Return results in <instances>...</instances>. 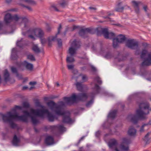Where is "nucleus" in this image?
I'll return each mask as SVG.
<instances>
[{
  "mask_svg": "<svg viewBox=\"0 0 151 151\" xmlns=\"http://www.w3.org/2000/svg\"><path fill=\"white\" fill-rule=\"evenodd\" d=\"M139 108L137 110L136 114H130L127 117L128 120L135 123L139 118L144 119L145 116L149 113V106L147 103H142L139 105Z\"/></svg>",
  "mask_w": 151,
  "mask_h": 151,
  "instance_id": "1",
  "label": "nucleus"
},
{
  "mask_svg": "<svg viewBox=\"0 0 151 151\" xmlns=\"http://www.w3.org/2000/svg\"><path fill=\"white\" fill-rule=\"evenodd\" d=\"M129 140L124 138L121 140V144L120 145H117V142L115 139H112L110 140L108 143L109 148L111 149H114V151H129V147L128 144L129 143Z\"/></svg>",
  "mask_w": 151,
  "mask_h": 151,
  "instance_id": "2",
  "label": "nucleus"
},
{
  "mask_svg": "<svg viewBox=\"0 0 151 151\" xmlns=\"http://www.w3.org/2000/svg\"><path fill=\"white\" fill-rule=\"evenodd\" d=\"M47 105L52 110H54L55 113L58 115H63L62 122L66 123V115L65 111L64 110V103L63 101L58 103L57 105L53 101H50L47 103Z\"/></svg>",
  "mask_w": 151,
  "mask_h": 151,
  "instance_id": "3",
  "label": "nucleus"
},
{
  "mask_svg": "<svg viewBox=\"0 0 151 151\" xmlns=\"http://www.w3.org/2000/svg\"><path fill=\"white\" fill-rule=\"evenodd\" d=\"M12 20L19 24L22 23H24V27H27V24L28 22V19L25 17L17 14L12 16L9 13H7L5 16L4 18V22L6 25H9Z\"/></svg>",
  "mask_w": 151,
  "mask_h": 151,
  "instance_id": "4",
  "label": "nucleus"
},
{
  "mask_svg": "<svg viewBox=\"0 0 151 151\" xmlns=\"http://www.w3.org/2000/svg\"><path fill=\"white\" fill-rule=\"evenodd\" d=\"M30 111L32 114L42 118H43L45 115L46 114L49 121L53 122L54 121L55 116L47 109H31Z\"/></svg>",
  "mask_w": 151,
  "mask_h": 151,
  "instance_id": "5",
  "label": "nucleus"
},
{
  "mask_svg": "<svg viewBox=\"0 0 151 151\" xmlns=\"http://www.w3.org/2000/svg\"><path fill=\"white\" fill-rule=\"evenodd\" d=\"M22 109V106H15L12 109L11 111L8 112V114L9 115L10 117L14 119L15 120L20 121L27 122L28 121V117L25 115L19 116L17 112V110H21Z\"/></svg>",
  "mask_w": 151,
  "mask_h": 151,
  "instance_id": "6",
  "label": "nucleus"
},
{
  "mask_svg": "<svg viewBox=\"0 0 151 151\" xmlns=\"http://www.w3.org/2000/svg\"><path fill=\"white\" fill-rule=\"evenodd\" d=\"M88 96L85 93H80L77 95L73 94L70 97H67V104L76 103L79 101H84L87 98Z\"/></svg>",
  "mask_w": 151,
  "mask_h": 151,
  "instance_id": "7",
  "label": "nucleus"
},
{
  "mask_svg": "<svg viewBox=\"0 0 151 151\" xmlns=\"http://www.w3.org/2000/svg\"><path fill=\"white\" fill-rule=\"evenodd\" d=\"M141 57L144 59L142 65L148 66L151 65V52L148 53L146 50H142L141 53Z\"/></svg>",
  "mask_w": 151,
  "mask_h": 151,
  "instance_id": "8",
  "label": "nucleus"
},
{
  "mask_svg": "<svg viewBox=\"0 0 151 151\" xmlns=\"http://www.w3.org/2000/svg\"><path fill=\"white\" fill-rule=\"evenodd\" d=\"M98 35H100L101 33L104 35V37L106 38H113L115 36L114 34L112 32H109L108 30L106 28H99L95 29Z\"/></svg>",
  "mask_w": 151,
  "mask_h": 151,
  "instance_id": "9",
  "label": "nucleus"
},
{
  "mask_svg": "<svg viewBox=\"0 0 151 151\" xmlns=\"http://www.w3.org/2000/svg\"><path fill=\"white\" fill-rule=\"evenodd\" d=\"M30 32H31L35 35L40 38H42L44 35V32L40 28H36L33 30L30 29L26 32H23L22 34L23 35L25 36L26 35L27 33H29Z\"/></svg>",
  "mask_w": 151,
  "mask_h": 151,
  "instance_id": "10",
  "label": "nucleus"
},
{
  "mask_svg": "<svg viewBox=\"0 0 151 151\" xmlns=\"http://www.w3.org/2000/svg\"><path fill=\"white\" fill-rule=\"evenodd\" d=\"M1 115L4 122L9 123L11 127L12 128H14L16 127V124L13 122V120H15L9 117V115L8 114V112L6 115L2 114Z\"/></svg>",
  "mask_w": 151,
  "mask_h": 151,
  "instance_id": "11",
  "label": "nucleus"
},
{
  "mask_svg": "<svg viewBox=\"0 0 151 151\" xmlns=\"http://www.w3.org/2000/svg\"><path fill=\"white\" fill-rule=\"evenodd\" d=\"M80 46L79 41L74 40L72 42L71 47L69 50V52L71 56H73L76 53V49L79 47Z\"/></svg>",
  "mask_w": 151,
  "mask_h": 151,
  "instance_id": "12",
  "label": "nucleus"
},
{
  "mask_svg": "<svg viewBox=\"0 0 151 151\" xmlns=\"http://www.w3.org/2000/svg\"><path fill=\"white\" fill-rule=\"evenodd\" d=\"M126 38L124 35H119L116 38L113 39V46L114 48L116 47L119 43L124 42Z\"/></svg>",
  "mask_w": 151,
  "mask_h": 151,
  "instance_id": "13",
  "label": "nucleus"
},
{
  "mask_svg": "<svg viewBox=\"0 0 151 151\" xmlns=\"http://www.w3.org/2000/svg\"><path fill=\"white\" fill-rule=\"evenodd\" d=\"M62 27L61 24L59 25V27L58 29V32L56 34L55 36H51L48 38V45L49 46H50L52 45L51 42L52 41H54L56 38L57 36L60 33V32Z\"/></svg>",
  "mask_w": 151,
  "mask_h": 151,
  "instance_id": "14",
  "label": "nucleus"
},
{
  "mask_svg": "<svg viewBox=\"0 0 151 151\" xmlns=\"http://www.w3.org/2000/svg\"><path fill=\"white\" fill-rule=\"evenodd\" d=\"M22 113H24L27 117H30L31 118L32 122V123L34 124H36L39 122V121L37 119L35 116H32L31 114L27 111L24 110L22 111Z\"/></svg>",
  "mask_w": 151,
  "mask_h": 151,
  "instance_id": "15",
  "label": "nucleus"
},
{
  "mask_svg": "<svg viewBox=\"0 0 151 151\" xmlns=\"http://www.w3.org/2000/svg\"><path fill=\"white\" fill-rule=\"evenodd\" d=\"M49 128L51 129L52 131L58 130L60 132L64 131L65 129L63 126L62 125L50 126Z\"/></svg>",
  "mask_w": 151,
  "mask_h": 151,
  "instance_id": "16",
  "label": "nucleus"
},
{
  "mask_svg": "<svg viewBox=\"0 0 151 151\" xmlns=\"http://www.w3.org/2000/svg\"><path fill=\"white\" fill-rule=\"evenodd\" d=\"M138 45L137 43L134 40H128L126 43V45L128 47L134 49Z\"/></svg>",
  "mask_w": 151,
  "mask_h": 151,
  "instance_id": "17",
  "label": "nucleus"
},
{
  "mask_svg": "<svg viewBox=\"0 0 151 151\" xmlns=\"http://www.w3.org/2000/svg\"><path fill=\"white\" fill-rule=\"evenodd\" d=\"M45 143L47 145H50L53 144L54 143L53 138L51 136H48L45 139Z\"/></svg>",
  "mask_w": 151,
  "mask_h": 151,
  "instance_id": "18",
  "label": "nucleus"
},
{
  "mask_svg": "<svg viewBox=\"0 0 151 151\" xmlns=\"http://www.w3.org/2000/svg\"><path fill=\"white\" fill-rule=\"evenodd\" d=\"M91 30V29L90 28L82 29L80 31L79 34L80 36L84 37V35H86L87 33H92Z\"/></svg>",
  "mask_w": 151,
  "mask_h": 151,
  "instance_id": "19",
  "label": "nucleus"
},
{
  "mask_svg": "<svg viewBox=\"0 0 151 151\" xmlns=\"http://www.w3.org/2000/svg\"><path fill=\"white\" fill-rule=\"evenodd\" d=\"M20 142V139L18 138L16 135H15L13 137L12 141V145L14 146H18Z\"/></svg>",
  "mask_w": 151,
  "mask_h": 151,
  "instance_id": "20",
  "label": "nucleus"
},
{
  "mask_svg": "<svg viewBox=\"0 0 151 151\" xmlns=\"http://www.w3.org/2000/svg\"><path fill=\"white\" fill-rule=\"evenodd\" d=\"M22 64L27 69L29 70H32L33 68L32 64L28 63L26 61H24Z\"/></svg>",
  "mask_w": 151,
  "mask_h": 151,
  "instance_id": "21",
  "label": "nucleus"
},
{
  "mask_svg": "<svg viewBox=\"0 0 151 151\" xmlns=\"http://www.w3.org/2000/svg\"><path fill=\"white\" fill-rule=\"evenodd\" d=\"M136 131L132 127H130L128 131V134L130 136H134L136 134Z\"/></svg>",
  "mask_w": 151,
  "mask_h": 151,
  "instance_id": "22",
  "label": "nucleus"
},
{
  "mask_svg": "<svg viewBox=\"0 0 151 151\" xmlns=\"http://www.w3.org/2000/svg\"><path fill=\"white\" fill-rule=\"evenodd\" d=\"M16 48H14L12 49V51L11 58L12 60H16L18 58V56L16 53Z\"/></svg>",
  "mask_w": 151,
  "mask_h": 151,
  "instance_id": "23",
  "label": "nucleus"
},
{
  "mask_svg": "<svg viewBox=\"0 0 151 151\" xmlns=\"http://www.w3.org/2000/svg\"><path fill=\"white\" fill-rule=\"evenodd\" d=\"M76 86L78 90L80 91H83L85 90V86L81 83L77 82L76 83Z\"/></svg>",
  "mask_w": 151,
  "mask_h": 151,
  "instance_id": "24",
  "label": "nucleus"
},
{
  "mask_svg": "<svg viewBox=\"0 0 151 151\" xmlns=\"http://www.w3.org/2000/svg\"><path fill=\"white\" fill-rule=\"evenodd\" d=\"M11 70L12 73L16 74L17 77H18L19 79H21L22 78V76L19 75L18 73L17 72V70L16 68L13 66L12 67H11Z\"/></svg>",
  "mask_w": 151,
  "mask_h": 151,
  "instance_id": "25",
  "label": "nucleus"
},
{
  "mask_svg": "<svg viewBox=\"0 0 151 151\" xmlns=\"http://www.w3.org/2000/svg\"><path fill=\"white\" fill-rule=\"evenodd\" d=\"M69 112L67 111V115L68 114ZM67 124H71L74 122V120L71 119L69 116H67Z\"/></svg>",
  "mask_w": 151,
  "mask_h": 151,
  "instance_id": "26",
  "label": "nucleus"
},
{
  "mask_svg": "<svg viewBox=\"0 0 151 151\" xmlns=\"http://www.w3.org/2000/svg\"><path fill=\"white\" fill-rule=\"evenodd\" d=\"M9 75L8 70L7 69L5 70L4 74V80L6 82L9 80Z\"/></svg>",
  "mask_w": 151,
  "mask_h": 151,
  "instance_id": "27",
  "label": "nucleus"
},
{
  "mask_svg": "<svg viewBox=\"0 0 151 151\" xmlns=\"http://www.w3.org/2000/svg\"><path fill=\"white\" fill-rule=\"evenodd\" d=\"M17 46L19 47H22L25 45L24 42L23 40V39H21L20 40L17 41Z\"/></svg>",
  "mask_w": 151,
  "mask_h": 151,
  "instance_id": "28",
  "label": "nucleus"
},
{
  "mask_svg": "<svg viewBox=\"0 0 151 151\" xmlns=\"http://www.w3.org/2000/svg\"><path fill=\"white\" fill-rule=\"evenodd\" d=\"M22 1L28 4L35 5L36 4V2L33 0H21Z\"/></svg>",
  "mask_w": 151,
  "mask_h": 151,
  "instance_id": "29",
  "label": "nucleus"
},
{
  "mask_svg": "<svg viewBox=\"0 0 151 151\" xmlns=\"http://www.w3.org/2000/svg\"><path fill=\"white\" fill-rule=\"evenodd\" d=\"M116 110L111 111L108 115V116L111 118H114L116 116Z\"/></svg>",
  "mask_w": 151,
  "mask_h": 151,
  "instance_id": "30",
  "label": "nucleus"
},
{
  "mask_svg": "<svg viewBox=\"0 0 151 151\" xmlns=\"http://www.w3.org/2000/svg\"><path fill=\"white\" fill-rule=\"evenodd\" d=\"M32 49L36 53H39L40 52V49L37 45H33L32 47Z\"/></svg>",
  "mask_w": 151,
  "mask_h": 151,
  "instance_id": "31",
  "label": "nucleus"
},
{
  "mask_svg": "<svg viewBox=\"0 0 151 151\" xmlns=\"http://www.w3.org/2000/svg\"><path fill=\"white\" fill-rule=\"evenodd\" d=\"M99 86H98L97 84H96L95 85V92L94 93H92L91 94V97H93V96L94 95L98 93L99 92Z\"/></svg>",
  "mask_w": 151,
  "mask_h": 151,
  "instance_id": "32",
  "label": "nucleus"
},
{
  "mask_svg": "<svg viewBox=\"0 0 151 151\" xmlns=\"http://www.w3.org/2000/svg\"><path fill=\"white\" fill-rule=\"evenodd\" d=\"M132 5L134 7V8L138 7L139 4L141 3L139 1H132Z\"/></svg>",
  "mask_w": 151,
  "mask_h": 151,
  "instance_id": "33",
  "label": "nucleus"
},
{
  "mask_svg": "<svg viewBox=\"0 0 151 151\" xmlns=\"http://www.w3.org/2000/svg\"><path fill=\"white\" fill-rule=\"evenodd\" d=\"M124 9V7L123 6H121L120 4H119L117 5V7L116 9V10L117 12H122L123 10Z\"/></svg>",
  "mask_w": 151,
  "mask_h": 151,
  "instance_id": "34",
  "label": "nucleus"
},
{
  "mask_svg": "<svg viewBox=\"0 0 151 151\" xmlns=\"http://www.w3.org/2000/svg\"><path fill=\"white\" fill-rule=\"evenodd\" d=\"M59 4L62 7H64L66 5V2L65 0H62L58 2Z\"/></svg>",
  "mask_w": 151,
  "mask_h": 151,
  "instance_id": "35",
  "label": "nucleus"
},
{
  "mask_svg": "<svg viewBox=\"0 0 151 151\" xmlns=\"http://www.w3.org/2000/svg\"><path fill=\"white\" fill-rule=\"evenodd\" d=\"M57 41L58 47H61L62 45V40L60 39H58Z\"/></svg>",
  "mask_w": 151,
  "mask_h": 151,
  "instance_id": "36",
  "label": "nucleus"
},
{
  "mask_svg": "<svg viewBox=\"0 0 151 151\" xmlns=\"http://www.w3.org/2000/svg\"><path fill=\"white\" fill-rule=\"evenodd\" d=\"M35 103L37 106L40 107L42 108V109H44V106L40 104L38 100H36L35 101Z\"/></svg>",
  "mask_w": 151,
  "mask_h": 151,
  "instance_id": "37",
  "label": "nucleus"
},
{
  "mask_svg": "<svg viewBox=\"0 0 151 151\" xmlns=\"http://www.w3.org/2000/svg\"><path fill=\"white\" fill-rule=\"evenodd\" d=\"M27 58L31 60H35V59L34 56L32 55H29L27 56Z\"/></svg>",
  "mask_w": 151,
  "mask_h": 151,
  "instance_id": "38",
  "label": "nucleus"
},
{
  "mask_svg": "<svg viewBox=\"0 0 151 151\" xmlns=\"http://www.w3.org/2000/svg\"><path fill=\"white\" fill-rule=\"evenodd\" d=\"M111 57V53L109 52L106 53L104 55V57L107 59L110 58Z\"/></svg>",
  "mask_w": 151,
  "mask_h": 151,
  "instance_id": "39",
  "label": "nucleus"
},
{
  "mask_svg": "<svg viewBox=\"0 0 151 151\" xmlns=\"http://www.w3.org/2000/svg\"><path fill=\"white\" fill-rule=\"evenodd\" d=\"M23 107L25 108H28L29 107V104L28 103L24 102L23 103Z\"/></svg>",
  "mask_w": 151,
  "mask_h": 151,
  "instance_id": "40",
  "label": "nucleus"
},
{
  "mask_svg": "<svg viewBox=\"0 0 151 151\" xmlns=\"http://www.w3.org/2000/svg\"><path fill=\"white\" fill-rule=\"evenodd\" d=\"M74 61V59L72 57H68L67 58V62H72Z\"/></svg>",
  "mask_w": 151,
  "mask_h": 151,
  "instance_id": "41",
  "label": "nucleus"
},
{
  "mask_svg": "<svg viewBox=\"0 0 151 151\" xmlns=\"http://www.w3.org/2000/svg\"><path fill=\"white\" fill-rule=\"evenodd\" d=\"M40 41L41 44L42 45H44L46 42L47 40L45 38H40Z\"/></svg>",
  "mask_w": 151,
  "mask_h": 151,
  "instance_id": "42",
  "label": "nucleus"
},
{
  "mask_svg": "<svg viewBox=\"0 0 151 151\" xmlns=\"http://www.w3.org/2000/svg\"><path fill=\"white\" fill-rule=\"evenodd\" d=\"M46 30L47 32H49L51 31V28L49 24L48 23L46 24Z\"/></svg>",
  "mask_w": 151,
  "mask_h": 151,
  "instance_id": "43",
  "label": "nucleus"
},
{
  "mask_svg": "<svg viewBox=\"0 0 151 151\" xmlns=\"http://www.w3.org/2000/svg\"><path fill=\"white\" fill-rule=\"evenodd\" d=\"M82 80L83 81H85L87 80V76L85 75H82Z\"/></svg>",
  "mask_w": 151,
  "mask_h": 151,
  "instance_id": "44",
  "label": "nucleus"
},
{
  "mask_svg": "<svg viewBox=\"0 0 151 151\" xmlns=\"http://www.w3.org/2000/svg\"><path fill=\"white\" fill-rule=\"evenodd\" d=\"M93 101L91 100L86 104V106L87 107H89L93 103Z\"/></svg>",
  "mask_w": 151,
  "mask_h": 151,
  "instance_id": "45",
  "label": "nucleus"
},
{
  "mask_svg": "<svg viewBox=\"0 0 151 151\" xmlns=\"http://www.w3.org/2000/svg\"><path fill=\"white\" fill-rule=\"evenodd\" d=\"M22 6L23 7H25L26 8H27L29 11H32V9L31 7L29 6H25L24 5H22Z\"/></svg>",
  "mask_w": 151,
  "mask_h": 151,
  "instance_id": "46",
  "label": "nucleus"
},
{
  "mask_svg": "<svg viewBox=\"0 0 151 151\" xmlns=\"http://www.w3.org/2000/svg\"><path fill=\"white\" fill-rule=\"evenodd\" d=\"M147 126V125L146 124H145L143 125L140 128V132H143L144 131L143 128H144V127H146V126Z\"/></svg>",
  "mask_w": 151,
  "mask_h": 151,
  "instance_id": "47",
  "label": "nucleus"
},
{
  "mask_svg": "<svg viewBox=\"0 0 151 151\" xmlns=\"http://www.w3.org/2000/svg\"><path fill=\"white\" fill-rule=\"evenodd\" d=\"M17 10V9H10L6 11H5L2 13H5L6 12H9V11H16Z\"/></svg>",
  "mask_w": 151,
  "mask_h": 151,
  "instance_id": "48",
  "label": "nucleus"
},
{
  "mask_svg": "<svg viewBox=\"0 0 151 151\" xmlns=\"http://www.w3.org/2000/svg\"><path fill=\"white\" fill-rule=\"evenodd\" d=\"M95 81H97L99 83H101V81L100 80L99 78V77H97L95 79Z\"/></svg>",
  "mask_w": 151,
  "mask_h": 151,
  "instance_id": "49",
  "label": "nucleus"
},
{
  "mask_svg": "<svg viewBox=\"0 0 151 151\" xmlns=\"http://www.w3.org/2000/svg\"><path fill=\"white\" fill-rule=\"evenodd\" d=\"M61 69L62 70V72L63 74H64L65 75V68H64L63 66H62V67L61 68Z\"/></svg>",
  "mask_w": 151,
  "mask_h": 151,
  "instance_id": "50",
  "label": "nucleus"
},
{
  "mask_svg": "<svg viewBox=\"0 0 151 151\" xmlns=\"http://www.w3.org/2000/svg\"><path fill=\"white\" fill-rule=\"evenodd\" d=\"M3 26V23L2 22H0V34L1 33V31L2 30Z\"/></svg>",
  "mask_w": 151,
  "mask_h": 151,
  "instance_id": "51",
  "label": "nucleus"
},
{
  "mask_svg": "<svg viewBox=\"0 0 151 151\" xmlns=\"http://www.w3.org/2000/svg\"><path fill=\"white\" fill-rule=\"evenodd\" d=\"M149 45V44H148L146 43H142V46L144 47H148Z\"/></svg>",
  "mask_w": 151,
  "mask_h": 151,
  "instance_id": "52",
  "label": "nucleus"
},
{
  "mask_svg": "<svg viewBox=\"0 0 151 151\" xmlns=\"http://www.w3.org/2000/svg\"><path fill=\"white\" fill-rule=\"evenodd\" d=\"M68 68L70 70H72L73 68V66L72 65H68Z\"/></svg>",
  "mask_w": 151,
  "mask_h": 151,
  "instance_id": "53",
  "label": "nucleus"
},
{
  "mask_svg": "<svg viewBox=\"0 0 151 151\" xmlns=\"http://www.w3.org/2000/svg\"><path fill=\"white\" fill-rule=\"evenodd\" d=\"M135 12L138 13L139 12V9L138 7L134 8Z\"/></svg>",
  "mask_w": 151,
  "mask_h": 151,
  "instance_id": "54",
  "label": "nucleus"
},
{
  "mask_svg": "<svg viewBox=\"0 0 151 151\" xmlns=\"http://www.w3.org/2000/svg\"><path fill=\"white\" fill-rule=\"evenodd\" d=\"M52 8H53V9L55 10V11L58 12L59 11L58 9H57V8L55 6H52Z\"/></svg>",
  "mask_w": 151,
  "mask_h": 151,
  "instance_id": "55",
  "label": "nucleus"
},
{
  "mask_svg": "<svg viewBox=\"0 0 151 151\" xmlns=\"http://www.w3.org/2000/svg\"><path fill=\"white\" fill-rule=\"evenodd\" d=\"M143 9L145 11V12H147L148 10V8L146 6H144L143 7Z\"/></svg>",
  "mask_w": 151,
  "mask_h": 151,
  "instance_id": "56",
  "label": "nucleus"
},
{
  "mask_svg": "<svg viewBox=\"0 0 151 151\" xmlns=\"http://www.w3.org/2000/svg\"><path fill=\"white\" fill-rule=\"evenodd\" d=\"M36 83L35 82H30L29 83V84L30 85L33 86L35 85Z\"/></svg>",
  "mask_w": 151,
  "mask_h": 151,
  "instance_id": "57",
  "label": "nucleus"
},
{
  "mask_svg": "<svg viewBox=\"0 0 151 151\" xmlns=\"http://www.w3.org/2000/svg\"><path fill=\"white\" fill-rule=\"evenodd\" d=\"M28 37L32 40H34L35 38L32 35H28Z\"/></svg>",
  "mask_w": 151,
  "mask_h": 151,
  "instance_id": "58",
  "label": "nucleus"
},
{
  "mask_svg": "<svg viewBox=\"0 0 151 151\" xmlns=\"http://www.w3.org/2000/svg\"><path fill=\"white\" fill-rule=\"evenodd\" d=\"M89 9L91 10H92V11L93 10H95L96 9V8H95L92 7H89Z\"/></svg>",
  "mask_w": 151,
  "mask_h": 151,
  "instance_id": "59",
  "label": "nucleus"
},
{
  "mask_svg": "<svg viewBox=\"0 0 151 151\" xmlns=\"http://www.w3.org/2000/svg\"><path fill=\"white\" fill-rule=\"evenodd\" d=\"M12 1V0H6V2L7 3L9 4Z\"/></svg>",
  "mask_w": 151,
  "mask_h": 151,
  "instance_id": "60",
  "label": "nucleus"
},
{
  "mask_svg": "<svg viewBox=\"0 0 151 151\" xmlns=\"http://www.w3.org/2000/svg\"><path fill=\"white\" fill-rule=\"evenodd\" d=\"M149 133H148L145 136V141H146V139L147 138V137L149 136Z\"/></svg>",
  "mask_w": 151,
  "mask_h": 151,
  "instance_id": "61",
  "label": "nucleus"
},
{
  "mask_svg": "<svg viewBox=\"0 0 151 151\" xmlns=\"http://www.w3.org/2000/svg\"><path fill=\"white\" fill-rule=\"evenodd\" d=\"M27 86H24L23 87V90H25V89H27Z\"/></svg>",
  "mask_w": 151,
  "mask_h": 151,
  "instance_id": "62",
  "label": "nucleus"
},
{
  "mask_svg": "<svg viewBox=\"0 0 151 151\" xmlns=\"http://www.w3.org/2000/svg\"><path fill=\"white\" fill-rule=\"evenodd\" d=\"M34 130H35V132H38V130L35 128H34Z\"/></svg>",
  "mask_w": 151,
  "mask_h": 151,
  "instance_id": "63",
  "label": "nucleus"
},
{
  "mask_svg": "<svg viewBox=\"0 0 151 151\" xmlns=\"http://www.w3.org/2000/svg\"><path fill=\"white\" fill-rule=\"evenodd\" d=\"M92 68L93 70L95 71L96 70V68L95 67H92Z\"/></svg>",
  "mask_w": 151,
  "mask_h": 151,
  "instance_id": "64",
  "label": "nucleus"
}]
</instances>
